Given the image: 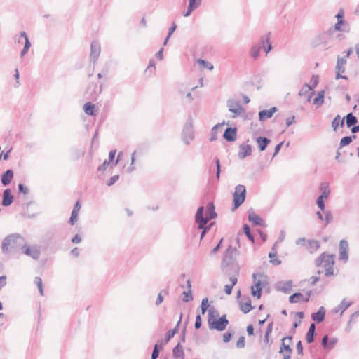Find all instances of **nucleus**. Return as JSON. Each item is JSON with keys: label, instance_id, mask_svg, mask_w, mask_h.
Listing matches in <instances>:
<instances>
[{"label": "nucleus", "instance_id": "3c124183", "mask_svg": "<svg viewBox=\"0 0 359 359\" xmlns=\"http://www.w3.org/2000/svg\"><path fill=\"white\" fill-rule=\"evenodd\" d=\"M209 306L210 305L208 304V298L203 299L202 302H201V305L202 314H204L207 311H208V309Z\"/></svg>", "mask_w": 359, "mask_h": 359}, {"label": "nucleus", "instance_id": "9d476101", "mask_svg": "<svg viewBox=\"0 0 359 359\" xmlns=\"http://www.w3.org/2000/svg\"><path fill=\"white\" fill-rule=\"evenodd\" d=\"M347 63V60H346V57H341L338 56L337 60V65L335 67L336 70V76L335 79H348V77L346 75H343L342 74L345 72L346 68L345 66Z\"/></svg>", "mask_w": 359, "mask_h": 359}, {"label": "nucleus", "instance_id": "423d86ee", "mask_svg": "<svg viewBox=\"0 0 359 359\" xmlns=\"http://www.w3.org/2000/svg\"><path fill=\"white\" fill-rule=\"evenodd\" d=\"M194 138L193 123L191 118L185 123L182 132V140L186 144H189Z\"/></svg>", "mask_w": 359, "mask_h": 359}, {"label": "nucleus", "instance_id": "f03ea898", "mask_svg": "<svg viewBox=\"0 0 359 359\" xmlns=\"http://www.w3.org/2000/svg\"><path fill=\"white\" fill-rule=\"evenodd\" d=\"M334 254L323 252L315 259V266L318 268H324L325 275L327 277L334 275Z\"/></svg>", "mask_w": 359, "mask_h": 359}, {"label": "nucleus", "instance_id": "a19ab883", "mask_svg": "<svg viewBox=\"0 0 359 359\" xmlns=\"http://www.w3.org/2000/svg\"><path fill=\"white\" fill-rule=\"evenodd\" d=\"M178 332L177 326H175L174 328L168 330L165 336V343H168L169 341Z\"/></svg>", "mask_w": 359, "mask_h": 359}, {"label": "nucleus", "instance_id": "f257e3e1", "mask_svg": "<svg viewBox=\"0 0 359 359\" xmlns=\"http://www.w3.org/2000/svg\"><path fill=\"white\" fill-rule=\"evenodd\" d=\"M26 241L19 233H13L7 236L3 240L1 249L3 253H15L22 250L25 247Z\"/></svg>", "mask_w": 359, "mask_h": 359}, {"label": "nucleus", "instance_id": "5701e85b", "mask_svg": "<svg viewBox=\"0 0 359 359\" xmlns=\"http://www.w3.org/2000/svg\"><path fill=\"white\" fill-rule=\"evenodd\" d=\"M337 343V338H332L329 341L328 336L325 335L321 340V344L325 349L331 350L332 349Z\"/></svg>", "mask_w": 359, "mask_h": 359}, {"label": "nucleus", "instance_id": "bb28decb", "mask_svg": "<svg viewBox=\"0 0 359 359\" xmlns=\"http://www.w3.org/2000/svg\"><path fill=\"white\" fill-rule=\"evenodd\" d=\"M256 142L257 144L259 150L260 151H264L270 144L271 140L266 137L259 136L256 139Z\"/></svg>", "mask_w": 359, "mask_h": 359}, {"label": "nucleus", "instance_id": "8fccbe9b", "mask_svg": "<svg viewBox=\"0 0 359 359\" xmlns=\"http://www.w3.org/2000/svg\"><path fill=\"white\" fill-rule=\"evenodd\" d=\"M34 282L37 285L41 295H43V287L41 278L40 277H35Z\"/></svg>", "mask_w": 359, "mask_h": 359}, {"label": "nucleus", "instance_id": "1a4fd4ad", "mask_svg": "<svg viewBox=\"0 0 359 359\" xmlns=\"http://www.w3.org/2000/svg\"><path fill=\"white\" fill-rule=\"evenodd\" d=\"M229 322L226 318V315H223L219 317L218 319H215L212 322H210V325L208 326L210 330H216L219 332L224 331Z\"/></svg>", "mask_w": 359, "mask_h": 359}, {"label": "nucleus", "instance_id": "cd10ccee", "mask_svg": "<svg viewBox=\"0 0 359 359\" xmlns=\"http://www.w3.org/2000/svg\"><path fill=\"white\" fill-rule=\"evenodd\" d=\"M14 176L13 171L11 169L7 170L1 175V183L4 186H8L12 181Z\"/></svg>", "mask_w": 359, "mask_h": 359}, {"label": "nucleus", "instance_id": "774afa93", "mask_svg": "<svg viewBox=\"0 0 359 359\" xmlns=\"http://www.w3.org/2000/svg\"><path fill=\"white\" fill-rule=\"evenodd\" d=\"M223 238H221L217 245L210 252V255L216 254L218 250L221 248L222 244Z\"/></svg>", "mask_w": 359, "mask_h": 359}, {"label": "nucleus", "instance_id": "37998d69", "mask_svg": "<svg viewBox=\"0 0 359 359\" xmlns=\"http://www.w3.org/2000/svg\"><path fill=\"white\" fill-rule=\"evenodd\" d=\"M168 293H169V291L168 289L162 290L158 294L155 304L156 306H158L159 304H161L162 303V302L163 301V297L168 295Z\"/></svg>", "mask_w": 359, "mask_h": 359}, {"label": "nucleus", "instance_id": "c9c22d12", "mask_svg": "<svg viewBox=\"0 0 359 359\" xmlns=\"http://www.w3.org/2000/svg\"><path fill=\"white\" fill-rule=\"evenodd\" d=\"M116 153V150H111L109 154V161L111 163V167L113 168L114 166H116L118 164V162L121 159V156L122 155V152L118 153L117 156V159L114 162L115 155Z\"/></svg>", "mask_w": 359, "mask_h": 359}, {"label": "nucleus", "instance_id": "0e129e2a", "mask_svg": "<svg viewBox=\"0 0 359 359\" xmlns=\"http://www.w3.org/2000/svg\"><path fill=\"white\" fill-rule=\"evenodd\" d=\"M119 179V175H116L112 176L107 182V186L110 187L112 186L116 181H118Z\"/></svg>", "mask_w": 359, "mask_h": 359}, {"label": "nucleus", "instance_id": "13d9d810", "mask_svg": "<svg viewBox=\"0 0 359 359\" xmlns=\"http://www.w3.org/2000/svg\"><path fill=\"white\" fill-rule=\"evenodd\" d=\"M311 82L312 85L310 86V88H311L312 91H313V89L316 87V86L319 83V78L318 75H313L311 77Z\"/></svg>", "mask_w": 359, "mask_h": 359}, {"label": "nucleus", "instance_id": "e2e57ef3", "mask_svg": "<svg viewBox=\"0 0 359 359\" xmlns=\"http://www.w3.org/2000/svg\"><path fill=\"white\" fill-rule=\"evenodd\" d=\"M245 337L243 336H241L238 338V340L236 343V347L238 348H243L245 347Z\"/></svg>", "mask_w": 359, "mask_h": 359}, {"label": "nucleus", "instance_id": "6e6552de", "mask_svg": "<svg viewBox=\"0 0 359 359\" xmlns=\"http://www.w3.org/2000/svg\"><path fill=\"white\" fill-rule=\"evenodd\" d=\"M257 276H262V274L253 273L252 278L255 280V285L251 286V294L253 297H257V299H260L262 296V289L266 284V282H263L261 280L256 281V278Z\"/></svg>", "mask_w": 359, "mask_h": 359}, {"label": "nucleus", "instance_id": "4c0bfd02", "mask_svg": "<svg viewBox=\"0 0 359 359\" xmlns=\"http://www.w3.org/2000/svg\"><path fill=\"white\" fill-rule=\"evenodd\" d=\"M325 91L323 90L318 91L317 96L313 99V104L321 106L324 103Z\"/></svg>", "mask_w": 359, "mask_h": 359}, {"label": "nucleus", "instance_id": "2eb2a0df", "mask_svg": "<svg viewBox=\"0 0 359 359\" xmlns=\"http://www.w3.org/2000/svg\"><path fill=\"white\" fill-rule=\"evenodd\" d=\"M240 309L244 313H248L252 309H253V306L251 304V300L249 297L244 296L241 298V299L238 300Z\"/></svg>", "mask_w": 359, "mask_h": 359}, {"label": "nucleus", "instance_id": "ea45409f", "mask_svg": "<svg viewBox=\"0 0 359 359\" xmlns=\"http://www.w3.org/2000/svg\"><path fill=\"white\" fill-rule=\"evenodd\" d=\"M355 138H356L355 135H353L351 136L343 137L340 140L339 148H341L343 147L350 144L352 142L353 140H354Z\"/></svg>", "mask_w": 359, "mask_h": 359}, {"label": "nucleus", "instance_id": "9b49d317", "mask_svg": "<svg viewBox=\"0 0 359 359\" xmlns=\"http://www.w3.org/2000/svg\"><path fill=\"white\" fill-rule=\"evenodd\" d=\"M320 189L323 191L322 194L318 196L316 200V204L318 207L320 209L321 211H325V205L324 203V199L327 198L330 193V190L328 187V185L322 183L320 187Z\"/></svg>", "mask_w": 359, "mask_h": 359}, {"label": "nucleus", "instance_id": "ddd939ff", "mask_svg": "<svg viewBox=\"0 0 359 359\" xmlns=\"http://www.w3.org/2000/svg\"><path fill=\"white\" fill-rule=\"evenodd\" d=\"M348 243L347 241L342 239L340 241L339 243V259L344 261V262H346L348 259Z\"/></svg>", "mask_w": 359, "mask_h": 359}, {"label": "nucleus", "instance_id": "4d7b16f0", "mask_svg": "<svg viewBox=\"0 0 359 359\" xmlns=\"http://www.w3.org/2000/svg\"><path fill=\"white\" fill-rule=\"evenodd\" d=\"M215 162L216 168H217L216 178L217 180H219L220 178V174H221V165H220L219 159L217 158H215Z\"/></svg>", "mask_w": 359, "mask_h": 359}, {"label": "nucleus", "instance_id": "a211bd4d", "mask_svg": "<svg viewBox=\"0 0 359 359\" xmlns=\"http://www.w3.org/2000/svg\"><path fill=\"white\" fill-rule=\"evenodd\" d=\"M252 147L250 144L243 143L239 146L238 156L240 159H244L247 156L252 155Z\"/></svg>", "mask_w": 359, "mask_h": 359}, {"label": "nucleus", "instance_id": "7c9ffc66", "mask_svg": "<svg viewBox=\"0 0 359 359\" xmlns=\"http://www.w3.org/2000/svg\"><path fill=\"white\" fill-rule=\"evenodd\" d=\"M248 220L252 222L254 226H258L263 225V219L260 217L259 215L255 214L253 212H249Z\"/></svg>", "mask_w": 359, "mask_h": 359}, {"label": "nucleus", "instance_id": "6e6d98bb", "mask_svg": "<svg viewBox=\"0 0 359 359\" xmlns=\"http://www.w3.org/2000/svg\"><path fill=\"white\" fill-rule=\"evenodd\" d=\"M233 333L234 332L232 330L230 331L229 330L228 332H226V333H224L223 334V341L224 343H228L229 341H230V340L232 338V336H233Z\"/></svg>", "mask_w": 359, "mask_h": 359}, {"label": "nucleus", "instance_id": "f3484780", "mask_svg": "<svg viewBox=\"0 0 359 359\" xmlns=\"http://www.w3.org/2000/svg\"><path fill=\"white\" fill-rule=\"evenodd\" d=\"M237 137V128L236 127H228L225 129L223 137L229 142H234Z\"/></svg>", "mask_w": 359, "mask_h": 359}, {"label": "nucleus", "instance_id": "864d4df0", "mask_svg": "<svg viewBox=\"0 0 359 359\" xmlns=\"http://www.w3.org/2000/svg\"><path fill=\"white\" fill-rule=\"evenodd\" d=\"M197 62L201 65H203L204 67L210 69V70H212L213 69V65L212 64H210V62H208V61L206 60H204L203 59H198L197 60Z\"/></svg>", "mask_w": 359, "mask_h": 359}, {"label": "nucleus", "instance_id": "69168bd1", "mask_svg": "<svg viewBox=\"0 0 359 359\" xmlns=\"http://www.w3.org/2000/svg\"><path fill=\"white\" fill-rule=\"evenodd\" d=\"M188 1H189V4L194 6L196 8H198L202 4V0H188Z\"/></svg>", "mask_w": 359, "mask_h": 359}, {"label": "nucleus", "instance_id": "dca6fc26", "mask_svg": "<svg viewBox=\"0 0 359 359\" xmlns=\"http://www.w3.org/2000/svg\"><path fill=\"white\" fill-rule=\"evenodd\" d=\"M227 107L231 112L236 115H240L243 112V109L238 101L229 100L227 101Z\"/></svg>", "mask_w": 359, "mask_h": 359}, {"label": "nucleus", "instance_id": "a878e982", "mask_svg": "<svg viewBox=\"0 0 359 359\" xmlns=\"http://www.w3.org/2000/svg\"><path fill=\"white\" fill-rule=\"evenodd\" d=\"M292 287V281H280L276 284V289L278 290L282 291L284 293L288 294L291 292Z\"/></svg>", "mask_w": 359, "mask_h": 359}, {"label": "nucleus", "instance_id": "5fc2aeb1", "mask_svg": "<svg viewBox=\"0 0 359 359\" xmlns=\"http://www.w3.org/2000/svg\"><path fill=\"white\" fill-rule=\"evenodd\" d=\"M78 220V212L76 211H72L71 217L69 219V223L71 225H74Z\"/></svg>", "mask_w": 359, "mask_h": 359}, {"label": "nucleus", "instance_id": "aec40b11", "mask_svg": "<svg viewBox=\"0 0 359 359\" xmlns=\"http://www.w3.org/2000/svg\"><path fill=\"white\" fill-rule=\"evenodd\" d=\"M204 207L200 206L198 208L195 215V222L197 224L198 228L202 227L203 224L205 223V215L204 216Z\"/></svg>", "mask_w": 359, "mask_h": 359}, {"label": "nucleus", "instance_id": "de8ad7c7", "mask_svg": "<svg viewBox=\"0 0 359 359\" xmlns=\"http://www.w3.org/2000/svg\"><path fill=\"white\" fill-rule=\"evenodd\" d=\"M310 90L312 91L311 88H310V85L305 83L300 89L298 94L299 96H304L306 95Z\"/></svg>", "mask_w": 359, "mask_h": 359}, {"label": "nucleus", "instance_id": "09e8293b", "mask_svg": "<svg viewBox=\"0 0 359 359\" xmlns=\"http://www.w3.org/2000/svg\"><path fill=\"white\" fill-rule=\"evenodd\" d=\"M182 295H183L182 301L184 302H189L193 299L191 290H188L187 291H184L182 293Z\"/></svg>", "mask_w": 359, "mask_h": 359}, {"label": "nucleus", "instance_id": "393cba45", "mask_svg": "<svg viewBox=\"0 0 359 359\" xmlns=\"http://www.w3.org/2000/svg\"><path fill=\"white\" fill-rule=\"evenodd\" d=\"M325 313L326 311L325 308L323 306H320L317 312L313 313L311 314V318L316 323H320L324 320Z\"/></svg>", "mask_w": 359, "mask_h": 359}, {"label": "nucleus", "instance_id": "58836bf2", "mask_svg": "<svg viewBox=\"0 0 359 359\" xmlns=\"http://www.w3.org/2000/svg\"><path fill=\"white\" fill-rule=\"evenodd\" d=\"M218 316H219L218 311L214 307H211L210 309H208V326L210 325V322L214 321L215 319H217L216 317H217Z\"/></svg>", "mask_w": 359, "mask_h": 359}, {"label": "nucleus", "instance_id": "c03bdc74", "mask_svg": "<svg viewBox=\"0 0 359 359\" xmlns=\"http://www.w3.org/2000/svg\"><path fill=\"white\" fill-rule=\"evenodd\" d=\"M243 232L247 236V238L252 242L255 241L254 236L250 231V226L247 224H244L243 226Z\"/></svg>", "mask_w": 359, "mask_h": 359}, {"label": "nucleus", "instance_id": "39448f33", "mask_svg": "<svg viewBox=\"0 0 359 359\" xmlns=\"http://www.w3.org/2000/svg\"><path fill=\"white\" fill-rule=\"evenodd\" d=\"M246 198V188L243 184H238L235 187L233 194L232 210L238 209L245 201Z\"/></svg>", "mask_w": 359, "mask_h": 359}, {"label": "nucleus", "instance_id": "412c9836", "mask_svg": "<svg viewBox=\"0 0 359 359\" xmlns=\"http://www.w3.org/2000/svg\"><path fill=\"white\" fill-rule=\"evenodd\" d=\"M332 31L343 32L348 33L350 31V26L347 21L339 20L335 23Z\"/></svg>", "mask_w": 359, "mask_h": 359}, {"label": "nucleus", "instance_id": "0eeeda50", "mask_svg": "<svg viewBox=\"0 0 359 359\" xmlns=\"http://www.w3.org/2000/svg\"><path fill=\"white\" fill-rule=\"evenodd\" d=\"M333 33L332 29H330L327 32L321 33L316 36L312 41V46L317 47L320 45L331 46L330 41L331 39V34Z\"/></svg>", "mask_w": 359, "mask_h": 359}, {"label": "nucleus", "instance_id": "6ab92c4d", "mask_svg": "<svg viewBox=\"0 0 359 359\" xmlns=\"http://www.w3.org/2000/svg\"><path fill=\"white\" fill-rule=\"evenodd\" d=\"M217 217V214L215 212V207L212 202H209L206 207V212H205V223H208L212 219H215Z\"/></svg>", "mask_w": 359, "mask_h": 359}, {"label": "nucleus", "instance_id": "7ed1b4c3", "mask_svg": "<svg viewBox=\"0 0 359 359\" xmlns=\"http://www.w3.org/2000/svg\"><path fill=\"white\" fill-rule=\"evenodd\" d=\"M270 34L269 32L267 34L262 36L259 42L251 47L250 53L254 60H257L259 57V52L262 48L264 50L266 54L272 50L273 46L269 39Z\"/></svg>", "mask_w": 359, "mask_h": 359}, {"label": "nucleus", "instance_id": "4be33fe9", "mask_svg": "<svg viewBox=\"0 0 359 359\" xmlns=\"http://www.w3.org/2000/svg\"><path fill=\"white\" fill-rule=\"evenodd\" d=\"M13 195L10 189H6L3 192L1 205L4 207L11 205L13 201Z\"/></svg>", "mask_w": 359, "mask_h": 359}, {"label": "nucleus", "instance_id": "338daca9", "mask_svg": "<svg viewBox=\"0 0 359 359\" xmlns=\"http://www.w3.org/2000/svg\"><path fill=\"white\" fill-rule=\"evenodd\" d=\"M332 220V215L330 211L325 212V226H326L328 225L331 221Z\"/></svg>", "mask_w": 359, "mask_h": 359}, {"label": "nucleus", "instance_id": "f704fd0d", "mask_svg": "<svg viewBox=\"0 0 359 359\" xmlns=\"http://www.w3.org/2000/svg\"><path fill=\"white\" fill-rule=\"evenodd\" d=\"M239 266H233V269L231 270H229V272L231 273V272L233 273L231 276L229 278V280L231 282V285L234 287V285L238 282V276L239 275Z\"/></svg>", "mask_w": 359, "mask_h": 359}, {"label": "nucleus", "instance_id": "473e14b6", "mask_svg": "<svg viewBox=\"0 0 359 359\" xmlns=\"http://www.w3.org/2000/svg\"><path fill=\"white\" fill-rule=\"evenodd\" d=\"M344 118H341L339 115H337L333 121H332V127L334 131H337L339 126L344 127Z\"/></svg>", "mask_w": 359, "mask_h": 359}, {"label": "nucleus", "instance_id": "c756f323", "mask_svg": "<svg viewBox=\"0 0 359 359\" xmlns=\"http://www.w3.org/2000/svg\"><path fill=\"white\" fill-rule=\"evenodd\" d=\"M316 325L311 323L306 334V341L308 344H311L315 340Z\"/></svg>", "mask_w": 359, "mask_h": 359}, {"label": "nucleus", "instance_id": "b1692460", "mask_svg": "<svg viewBox=\"0 0 359 359\" xmlns=\"http://www.w3.org/2000/svg\"><path fill=\"white\" fill-rule=\"evenodd\" d=\"M278 110L277 107H273L270 109H264L262 110L259 112V120L260 121H264L268 118H270L273 116V114L276 112Z\"/></svg>", "mask_w": 359, "mask_h": 359}, {"label": "nucleus", "instance_id": "2f4dec72", "mask_svg": "<svg viewBox=\"0 0 359 359\" xmlns=\"http://www.w3.org/2000/svg\"><path fill=\"white\" fill-rule=\"evenodd\" d=\"M173 357L175 358L184 359V353L182 348V346L179 342L172 350Z\"/></svg>", "mask_w": 359, "mask_h": 359}, {"label": "nucleus", "instance_id": "bf43d9fd", "mask_svg": "<svg viewBox=\"0 0 359 359\" xmlns=\"http://www.w3.org/2000/svg\"><path fill=\"white\" fill-rule=\"evenodd\" d=\"M18 191L19 193H22L25 195L29 193V189L27 187H25L23 184L20 183L18 185Z\"/></svg>", "mask_w": 359, "mask_h": 359}, {"label": "nucleus", "instance_id": "72a5a7b5", "mask_svg": "<svg viewBox=\"0 0 359 359\" xmlns=\"http://www.w3.org/2000/svg\"><path fill=\"white\" fill-rule=\"evenodd\" d=\"M84 112L89 116L95 115V105L90 102H88L83 105Z\"/></svg>", "mask_w": 359, "mask_h": 359}, {"label": "nucleus", "instance_id": "c85d7f7f", "mask_svg": "<svg viewBox=\"0 0 359 359\" xmlns=\"http://www.w3.org/2000/svg\"><path fill=\"white\" fill-rule=\"evenodd\" d=\"M292 352V349L291 348L290 344H285V343H281L279 353H283V359H290Z\"/></svg>", "mask_w": 359, "mask_h": 359}, {"label": "nucleus", "instance_id": "49530a36", "mask_svg": "<svg viewBox=\"0 0 359 359\" xmlns=\"http://www.w3.org/2000/svg\"><path fill=\"white\" fill-rule=\"evenodd\" d=\"M163 348L162 345L156 344L154 346V349L151 354V359H156L159 355L160 351Z\"/></svg>", "mask_w": 359, "mask_h": 359}, {"label": "nucleus", "instance_id": "e433bc0d", "mask_svg": "<svg viewBox=\"0 0 359 359\" xmlns=\"http://www.w3.org/2000/svg\"><path fill=\"white\" fill-rule=\"evenodd\" d=\"M346 126L348 128H351L352 126L355 125L358 123V118L353 115L352 113H348L345 117Z\"/></svg>", "mask_w": 359, "mask_h": 359}, {"label": "nucleus", "instance_id": "20e7f679", "mask_svg": "<svg viewBox=\"0 0 359 359\" xmlns=\"http://www.w3.org/2000/svg\"><path fill=\"white\" fill-rule=\"evenodd\" d=\"M236 251V248L229 245L228 248L225 250L222 258V268L224 273L228 276L231 275L229 270L233 269V266H238L235 264L234 252Z\"/></svg>", "mask_w": 359, "mask_h": 359}, {"label": "nucleus", "instance_id": "79ce46f5", "mask_svg": "<svg viewBox=\"0 0 359 359\" xmlns=\"http://www.w3.org/2000/svg\"><path fill=\"white\" fill-rule=\"evenodd\" d=\"M224 124V123H217L216 124L211 130V137L210 138V141L212 142L217 140V134L218 130Z\"/></svg>", "mask_w": 359, "mask_h": 359}, {"label": "nucleus", "instance_id": "4468645a", "mask_svg": "<svg viewBox=\"0 0 359 359\" xmlns=\"http://www.w3.org/2000/svg\"><path fill=\"white\" fill-rule=\"evenodd\" d=\"M101 48L98 41H93L90 44V57L95 63L99 58L100 55Z\"/></svg>", "mask_w": 359, "mask_h": 359}, {"label": "nucleus", "instance_id": "052dcab7", "mask_svg": "<svg viewBox=\"0 0 359 359\" xmlns=\"http://www.w3.org/2000/svg\"><path fill=\"white\" fill-rule=\"evenodd\" d=\"M201 325H202L201 316L200 314H198L196 317L194 327L196 330H198L199 328H201Z\"/></svg>", "mask_w": 359, "mask_h": 359}, {"label": "nucleus", "instance_id": "a18cd8bd", "mask_svg": "<svg viewBox=\"0 0 359 359\" xmlns=\"http://www.w3.org/2000/svg\"><path fill=\"white\" fill-rule=\"evenodd\" d=\"M303 294L300 292H295L290 296L289 301L290 303L294 304L302 300Z\"/></svg>", "mask_w": 359, "mask_h": 359}, {"label": "nucleus", "instance_id": "603ef678", "mask_svg": "<svg viewBox=\"0 0 359 359\" xmlns=\"http://www.w3.org/2000/svg\"><path fill=\"white\" fill-rule=\"evenodd\" d=\"M351 304V302L346 303V299H344L339 305V307L341 309V314H342Z\"/></svg>", "mask_w": 359, "mask_h": 359}, {"label": "nucleus", "instance_id": "f8f14e48", "mask_svg": "<svg viewBox=\"0 0 359 359\" xmlns=\"http://www.w3.org/2000/svg\"><path fill=\"white\" fill-rule=\"evenodd\" d=\"M22 252L32 257L34 260H38L40 257L41 252L36 246L29 247L25 243V247L22 248Z\"/></svg>", "mask_w": 359, "mask_h": 359}, {"label": "nucleus", "instance_id": "680f3d73", "mask_svg": "<svg viewBox=\"0 0 359 359\" xmlns=\"http://www.w3.org/2000/svg\"><path fill=\"white\" fill-rule=\"evenodd\" d=\"M111 163L110 161L104 160V162L97 168L98 171H104Z\"/></svg>", "mask_w": 359, "mask_h": 359}]
</instances>
